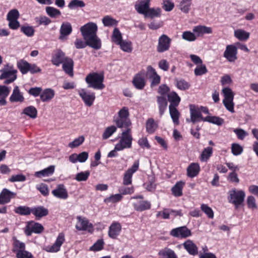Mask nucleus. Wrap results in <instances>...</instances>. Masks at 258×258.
I'll use <instances>...</instances> for the list:
<instances>
[{"label": "nucleus", "instance_id": "1", "mask_svg": "<svg viewBox=\"0 0 258 258\" xmlns=\"http://www.w3.org/2000/svg\"><path fill=\"white\" fill-rule=\"evenodd\" d=\"M104 75L101 73H92L88 74L85 78V81L89 88L94 89L102 90L105 86L103 84Z\"/></svg>", "mask_w": 258, "mask_h": 258}, {"label": "nucleus", "instance_id": "2", "mask_svg": "<svg viewBox=\"0 0 258 258\" xmlns=\"http://www.w3.org/2000/svg\"><path fill=\"white\" fill-rule=\"evenodd\" d=\"M125 128L126 129L121 133L119 142L115 145V150L117 151L132 147L133 137L131 135V128L130 127Z\"/></svg>", "mask_w": 258, "mask_h": 258}, {"label": "nucleus", "instance_id": "3", "mask_svg": "<svg viewBox=\"0 0 258 258\" xmlns=\"http://www.w3.org/2000/svg\"><path fill=\"white\" fill-rule=\"evenodd\" d=\"M228 201L230 203L234 205L236 209L242 204L244 202L245 194L242 190H237L233 188L228 192Z\"/></svg>", "mask_w": 258, "mask_h": 258}, {"label": "nucleus", "instance_id": "4", "mask_svg": "<svg viewBox=\"0 0 258 258\" xmlns=\"http://www.w3.org/2000/svg\"><path fill=\"white\" fill-rule=\"evenodd\" d=\"M222 92L224 95V99L223 103L225 108L230 112H234L233 99L234 93L232 90L229 87L224 88Z\"/></svg>", "mask_w": 258, "mask_h": 258}, {"label": "nucleus", "instance_id": "5", "mask_svg": "<svg viewBox=\"0 0 258 258\" xmlns=\"http://www.w3.org/2000/svg\"><path fill=\"white\" fill-rule=\"evenodd\" d=\"M129 112L126 107H123L118 112V118L115 120V122L118 127H128L131 125V122L128 118Z\"/></svg>", "mask_w": 258, "mask_h": 258}, {"label": "nucleus", "instance_id": "6", "mask_svg": "<svg viewBox=\"0 0 258 258\" xmlns=\"http://www.w3.org/2000/svg\"><path fill=\"white\" fill-rule=\"evenodd\" d=\"M1 71L2 74L0 75V80H4V84H10L17 79V71L14 69L12 67H10L9 69L4 68Z\"/></svg>", "mask_w": 258, "mask_h": 258}, {"label": "nucleus", "instance_id": "7", "mask_svg": "<svg viewBox=\"0 0 258 258\" xmlns=\"http://www.w3.org/2000/svg\"><path fill=\"white\" fill-rule=\"evenodd\" d=\"M97 26L95 23H88L80 28V31L84 39L87 38L96 34Z\"/></svg>", "mask_w": 258, "mask_h": 258}, {"label": "nucleus", "instance_id": "8", "mask_svg": "<svg viewBox=\"0 0 258 258\" xmlns=\"http://www.w3.org/2000/svg\"><path fill=\"white\" fill-rule=\"evenodd\" d=\"M189 109L190 118L186 119L187 121H191L194 123L201 120L203 121V119L205 117L202 116L201 110L198 106L191 104L189 105Z\"/></svg>", "mask_w": 258, "mask_h": 258}, {"label": "nucleus", "instance_id": "9", "mask_svg": "<svg viewBox=\"0 0 258 258\" xmlns=\"http://www.w3.org/2000/svg\"><path fill=\"white\" fill-rule=\"evenodd\" d=\"M44 230L43 226L33 221L28 223L25 228V233L27 236H30L32 233H40Z\"/></svg>", "mask_w": 258, "mask_h": 258}, {"label": "nucleus", "instance_id": "10", "mask_svg": "<svg viewBox=\"0 0 258 258\" xmlns=\"http://www.w3.org/2000/svg\"><path fill=\"white\" fill-rule=\"evenodd\" d=\"M78 222L76 225V228L80 231H88L90 232L93 231V225L85 217L78 216Z\"/></svg>", "mask_w": 258, "mask_h": 258}, {"label": "nucleus", "instance_id": "11", "mask_svg": "<svg viewBox=\"0 0 258 258\" xmlns=\"http://www.w3.org/2000/svg\"><path fill=\"white\" fill-rule=\"evenodd\" d=\"M139 166V161H136L134 164L125 173L123 178V184L127 185L132 184L133 174L138 169Z\"/></svg>", "mask_w": 258, "mask_h": 258}, {"label": "nucleus", "instance_id": "12", "mask_svg": "<svg viewBox=\"0 0 258 258\" xmlns=\"http://www.w3.org/2000/svg\"><path fill=\"white\" fill-rule=\"evenodd\" d=\"M138 198L133 197L132 200H134L133 204L135 209L139 212H142L151 208V204L147 201L142 200H138Z\"/></svg>", "mask_w": 258, "mask_h": 258}, {"label": "nucleus", "instance_id": "13", "mask_svg": "<svg viewBox=\"0 0 258 258\" xmlns=\"http://www.w3.org/2000/svg\"><path fill=\"white\" fill-rule=\"evenodd\" d=\"M237 48L234 45H228L226 46L223 56L229 61L234 62L237 58Z\"/></svg>", "mask_w": 258, "mask_h": 258}, {"label": "nucleus", "instance_id": "14", "mask_svg": "<svg viewBox=\"0 0 258 258\" xmlns=\"http://www.w3.org/2000/svg\"><path fill=\"white\" fill-rule=\"evenodd\" d=\"M171 39L166 35H162L159 38L157 48V51L163 52L168 50L170 47Z\"/></svg>", "mask_w": 258, "mask_h": 258}, {"label": "nucleus", "instance_id": "15", "mask_svg": "<svg viewBox=\"0 0 258 258\" xmlns=\"http://www.w3.org/2000/svg\"><path fill=\"white\" fill-rule=\"evenodd\" d=\"M79 94L87 106H91L93 105L95 99L94 93L88 92L85 89H82L79 91Z\"/></svg>", "mask_w": 258, "mask_h": 258}, {"label": "nucleus", "instance_id": "16", "mask_svg": "<svg viewBox=\"0 0 258 258\" xmlns=\"http://www.w3.org/2000/svg\"><path fill=\"white\" fill-rule=\"evenodd\" d=\"M170 234L175 237L186 238L190 236L191 232L186 227L182 226L173 229Z\"/></svg>", "mask_w": 258, "mask_h": 258}, {"label": "nucleus", "instance_id": "17", "mask_svg": "<svg viewBox=\"0 0 258 258\" xmlns=\"http://www.w3.org/2000/svg\"><path fill=\"white\" fill-rule=\"evenodd\" d=\"M151 0H139L135 5V10L144 16L148 11Z\"/></svg>", "mask_w": 258, "mask_h": 258}, {"label": "nucleus", "instance_id": "18", "mask_svg": "<svg viewBox=\"0 0 258 258\" xmlns=\"http://www.w3.org/2000/svg\"><path fill=\"white\" fill-rule=\"evenodd\" d=\"M16 196V193L10 191L7 188H4L0 193V205L7 204Z\"/></svg>", "mask_w": 258, "mask_h": 258}, {"label": "nucleus", "instance_id": "19", "mask_svg": "<svg viewBox=\"0 0 258 258\" xmlns=\"http://www.w3.org/2000/svg\"><path fill=\"white\" fill-rule=\"evenodd\" d=\"M145 73L143 71H141L138 74H137L133 81V83L135 87L138 89H143L145 86Z\"/></svg>", "mask_w": 258, "mask_h": 258}, {"label": "nucleus", "instance_id": "20", "mask_svg": "<svg viewBox=\"0 0 258 258\" xmlns=\"http://www.w3.org/2000/svg\"><path fill=\"white\" fill-rule=\"evenodd\" d=\"M9 100L11 102L22 103L24 101L25 98L23 96V94L20 91L19 87L18 86L14 87Z\"/></svg>", "mask_w": 258, "mask_h": 258}, {"label": "nucleus", "instance_id": "21", "mask_svg": "<svg viewBox=\"0 0 258 258\" xmlns=\"http://www.w3.org/2000/svg\"><path fill=\"white\" fill-rule=\"evenodd\" d=\"M52 194L56 198L60 199H67L68 193L63 184H58L56 188L52 191Z\"/></svg>", "mask_w": 258, "mask_h": 258}, {"label": "nucleus", "instance_id": "22", "mask_svg": "<svg viewBox=\"0 0 258 258\" xmlns=\"http://www.w3.org/2000/svg\"><path fill=\"white\" fill-rule=\"evenodd\" d=\"M68 58V57L66 56L65 53L63 52L60 49H58L54 52L52 57L51 62L54 65L59 66Z\"/></svg>", "mask_w": 258, "mask_h": 258}, {"label": "nucleus", "instance_id": "23", "mask_svg": "<svg viewBox=\"0 0 258 258\" xmlns=\"http://www.w3.org/2000/svg\"><path fill=\"white\" fill-rule=\"evenodd\" d=\"M73 31L72 27L70 23L68 22H63L60 26L59 39L63 40L66 37L69 36Z\"/></svg>", "mask_w": 258, "mask_h": 258}, {"label": "nucleus", "instance_id": "24", "mask_svg": "<svg viewBox=\"0 0 258 258\" xmlns=\"http://www.w3.org/2000/svg\"><path fill=\"white\" fill-rule=\"evenodd\" d=\"M64 241V236L62 233H59L55 243L51 246L47 248V251L55 252L59 250L61 245Z\"/></svg>", "mask_w": 258, "mask_h": 258}, {"label": "nucleus", "instance_id": "25", "mask_svg": "<svg viewBox=\"0 0 258 258\" xmlns=\"http://www.w3.org/2000/svg\"><path fill=\"white\" fill-rule=\"evenodd\" d=\"M87 41V45L95 49H99L101 47V42L97 34L84 39Z\"/></svg>", "mask_w": 258, "mask_h": 258}, {"label": "nucleus", "instance_id": "26", "mask_svg": "<svg viewBox=\"0 0 258 258\" xmlns=\"http://www.w3.org/2000/svg\"><path fill=\"white\" fill-rule=\"evenodd\" d=\"M192 31L196 34L197 37H201L204 34H212L213 32L211 27L204 25L195 26L194 27Z\"/></svg>", "mask_w": 258, "mask_h": 258}, {"label": "nucleus", "instance_id": "27", "mask_svg": "<svg viewBox=\"0 0 258 258\" xmlns=\"http://www.w3.org/2000/svg\"><path fill=\"white\" fill-rule=\"evenodd\" d=\"M121 229V226L119 223H113L109 228V236L113 239L116 238L117 236L119 234Z\"/></svg>", "mask_w": 258, "mask_h": 258}, {"label": "nucleus", "instance_id": "28", "mask_svg": "<svg viewBox=\"0 0 258 258\" xmlns=\"http://www.w3.org/2000/svg\"><path fill=\"white\" fill-rule=\"evenodd\" d=\"M184 248L192 255H196L198 253V248L192 240H187L183 243Z\"/></svg>", "mask_w": 258, "mask_h": 258}, {"label": "nucleus", "instance_id": "29", "mask_svg": "<svg viewBox=\"0 0 258 258\" xmlns=\"http://www.w3.org/2000/svg\"><path fill=\"white\" fill-rule=\"evenodd\" d=\"M200 170V165L198 163H191L187 168V175L193 178L198 175Z\"/></svg>", "mask_w": 258, "mask_h": 258}, {"label": "nucleus", "instance_id": "30", "mask_svg": "<svg viewBox=\"0 0 258 258\" xmlns=\"http://www.w3.org/2000/svg\"><path fill=\"white\" fill-rule=\"evenodd\" d=\"M54 91L50 88L44 90L40 95V99L42 102H48L50 101L54 96Z\"/></svg>", "mask_w": 258, "mask_h": 258}, {"label": "nucleus", "instance_id": "31", "mask_svg": "<svg viewBox=\"0 0 258 258\" xmlns=\"http://www.w3.org/2000/svg\"><path fill=\"white\" fill-rule=\"evenodd\" d=\"M162 10L159 7L149 8L146 14L145 18H150L153 19L154 18H159L161 16Z\"/></svg>", "mask_w": 258, "mask_h": 258}, {"label": "nucleus", "instance_id": "32", "mask_svg": "<svg viewBox=\"0 0 258 258\" xmlns=\"http://www.w3.org/2000/svg\"><path fill=\"white\" fill-rule=\"evenodd\" d=\"M32 213L38 218L46 216L48 214V210L43 206H39L32 208Z\"/></svg>", "mask_w": 258, "mask_h": 258}, {"label": "nucleus", "instance_id": "33", "mask_svg": "<svg viewBox=\"0 0 258 258\" xmlns=\"http://www.w3.org/2000/svg\"><path fill=\"white\" fill-rule=\"evenodd\" d=\"M157 99L159 113L160 116H162L164 114V111L167 108V101L165 96H158L157 97Z\"/></svg>", "mask_w": 258, "mask_h": 258}, {"label": "nucleus", "instance_id": "34", "mask_svg": "<svg viewBox=\"0 0 258 258\" xmlns=\"http://www.w3.org/2000/svg\"><path fill=\"white\" fill-rule=\"evenodd\" d=\"M54 168L55 166L54 165H51L41 171L36 172L34 174V175L37 177H41L42 176H49L51 175L54 173Z\"/></svg>", "mask_w": 258, "mask_h": 258}, {"label": "nucleus", "instance_id": "35", "mask_svg": "<svg viewBox=\"0 0 258 258\" xmlns=\"http://www.w3.org/2000/svg\"><path fill=\"white\" fill-rule=\"evenodd\" d=\"M32 119L36 118L37 116V110L33 106H29L24 108L21 113Z\"/></svg>", "mask_w": 258, "mask_h": 258}, {"label": "nucleus", "instance_id": "36", "mask_svg": "<svg viewBox=\"0 0 258 258\" xmlns=\"http://www.w3.org/2000/svg\"><path fill=\"white\" fill-rule=\"evenodd\" d=\"M73 64L74 62L72 59L69 57L62 63L63 71L71 76L73 75Z\"/></svg>", "mask_w": 258, "mask_h": 258}, {"label": "nucleus", "instance_id": "37", "mask_svg": "<svg viewBox=\"0 0 258 258\" xmlns=\"http://www.w3.org/2000/svg\"><path fill=\"white\" fill-rule=\"evenodd\" d=\"M158 255L164 258H178L175 252L168 247L160 250L158 252Z\"/></svg>", "mask_w": 258, "mask_h": 258}, {"label": "nucleus", "instance_id": "38", "mask_svg": "<svg viewBox=\"0 0 258 258\" xmlns=\"http://www.w3.org/2000/svg\"><path fill=\"white\" fill-rule=\"evenodd\" d=\"M168 98L170 103L169 106L177 107L180 101V98L175 92L170 93L168 95Z\"/></svg>", "mask_w": 258, "mask_h": 258}, {"label": "nucleus", "instance_id": "39", "mask_svg": "<svg viewBox=\"0 0 258 258\" xmlns=\"http://www.w3.org/2000/svg\"><path fill=\"white\" fill-rule=\"evenodd\" d=\"M184 182L182 181H178L172 188V194L175 197H180L182 195V189Z\"/></svg>", "mask_w": 258, "mask_h": 258}, {"label": "nucleus", "instance_id": "40", "mask_svg": "<svg viewBox=\"0 0 258 258\" xmlns=\"http://www.w3.org/2000/svg\"><path fill=\"white\" fill-rule=\"evenodd\" d=\"M192 0H182L180 1L178 8L182 12L187 14L190 10Z\"/></svg>", "mask_w": 258, "mask_h": 258}, {"label": "nucleus", "instance_id": "41", "mask_svg": "<svg viewBox=\"0 0 258 258\" xmlns=\"http://www.w3.org/2000/svg\"><path fill=\"white\" fill-rule=\"evenodd\" d=\"M234 35L240 41H246L249 38L250 33L243 29H237L234 31Z\"/></svg>", "mask_w": 258, "mask_h": 258}, {"label": "nucleus", "instance_id": "42", "mask_svg": "<svg viewBox=\"0 0 258 258\" xmlns=\"http://www.w3.org/2000/svg\"><path fill=\"white\" fill-rule=\"evenodd\" d=\"M176 107L169 106V113L173 123L176 125L179 123V118L180 113L176 108Z\"/></svg>", "mask_w": 258, "mask_h": 258}, {"label": "nucleus", "instance_id": "43", "mask_svg": "<svg viewBox=\"0 0 258 258\" xmlns=\"http://www.w3.org/2000/svg\"><path fill=\"white\" fill-rule=\"evenodd\" d=\"M203 121H207L218 125H221L224 123V119L216 116H207L203 119Z\"/></svg>", "mask_w": 258, "mask_h": 258}, {"label": "nucleus", "instance_id": "44", "mask_svg": "<svg viewBox=\"0 0 258 258\" xmlns=\"http://www.w3.org/2000/svg\"><path fill=\"white\" fill-rule=\"evenodd\" d=\"M32 209L24 206H19L14 209V212L20 215L27 216L32 213Z\"/></svg>", "mask_w": 258, "mask_h": 258}, {"label": "nucleus", "instance_id": "45", "mask_svg": "<svg viewBox=\"0 0 258 258\" xmlns=\"http://www.w3.org/2000/svg\"><path fill=\"white\" fill-rule=\"evenodd\" d=\"M17 65L22 74H26L29 72L30 63L26 60L21 59L17 62Z\"/></svg>", "mask_w": 258, "mask_h": 258}, {"label": "nucleus", "instance_id": "46", "mask_svg": "<svg viewBox=\"0 0 258 258\" xmlns=\"http://www.w3.org/2000/svg\"><path fill=\"white\" fill-rule=\"evenodd\" d=\"M212 153L213 149L212 147H208L205 148L200 156V160L202 162H207L211 156Z\"/></svg>", "mask_w": 258, "mask_h": 258}, {"label": "nucleus", "instance_id": "47", "mask_svg": "<svg viewBox=\"0 0 258 258\" xmlns=\"http://www.w3.org/2000/svg\"><path fill=\"white\" fill-rule=\"evenodd\" d=\"M102 21L104 26L106 27L115 26L117 24V21L115 19L108 15L104 17Z\"/></svg>", "mask_w": 258, "mask_h": 258}, {"label": "nucleus", "instance_id": "48", "mask_svg": "<svg viewBox=\"0 0 258 258\" xmlns=\"http://www.w3.org/2000/svg\"><path fill=\"white\" fill-rule=\"evenodd\" d=\"M45 10L47 14L51 18H55L61 15L59 10L52 7H47Z\"/></svg>", "mask_w": 258, "mask_h": 258}, {"label": "nucleus", "instance_id": "49", "mask_svg": "<svg viewBox=\"0 0 258 258\" xmlns=\"http://www.w3.org/2000/svg\"><path fill=\"white\" fill-rule=\"evenodd\" d=\"M157 127V124L153 118H149L146 122L147 131L150 134L153 133Z\"/></svg>", "mask_w": 258, "mask_h": 258}, {"label": "nucleus", "instance_id": "50", "mask_svg": "<svg viewBox=\"0 0 258 258\" xmlns=\"http://www.w3.org/2000/svg\"><path fill=\"white\" fill-rule=\"evenodd\" d=\"M122 39V35L119 29L115 28L112 33V41L116 44L120 43Z\"/></svg>", "mask_w": 258, "mask_h": 258}, {"label": "nucleus", "instance_id": "51", "mask_svg": "<svg viewBox=\"0 0 258 258\" xmlns=\"http://www.w3.org/2000/svg\"><path fill=\"white\" fill-rule=\"evenodd\" d=\"M196 34L193 32L186 31L182 33V38L188 41H194L197 39Z\"/></svg>", "mask_w": 258, "mask_h": 258}, {"label": "nucleus", "instance_id": "52", "mask_svg": "<svg viewBox=\"0 0 258 258\" xmlns=\"http://www.w3.org/2000/svg\"><path fill=\"white\" fill-rule=\"evenodd\" d=\"M122 196L119 194L112 195L104 199V202L106 203H115L121 200Z\"/></svg>", "mask_w": 258, "mask_h": 258}, {"label": "nucleus", "instance_id": "53", "mask_svg": "<svg viewBox=\"0 0 258 258\" xmlns=\"http://www.w3.org/2000/svg\"><path fill=\"white\" fill-rule=\"evenodd\" d=\"M13 246V251L16 253L20 250H22L25 249V243L20 241L16 238L14 239Z\"/></svg>", "mask_w": 258, "mask_h": 258}, {"label": "nucleus", "instance_id": "54", "mask_svg": "<svg viewBox=\"0 0 258 258\" xmlns=\"http://www.w3.org/2000/svg\"><path fill=\"white\" fill-rule=\"evenodd\" d=\"M120 48L125 52H131L132 51V43L130 41L122 40L120 43H118Z\"/></svg>", "mask_w": 258, "mask_h": 258}, {"label": "nucleus", "instance_id": "55", "mask_svg": "<svg viewBox=\"0 0 258 258\" xmlns=\"http://www.w3.org/2000/svg\"><path fill=\"white\" fill-rule=\"evenodd\" d=\"M90 174V172L89 171L81 172L76 174L75 179L78 181H86L88 179Z\"/></svg>", "mask_w": 258, "mask_h": 258}, {"label": "nucleus", "instance_id": "56", "mask_svg": "<svg viewBox=\"0 0 258 258\" xmlns=\"http://www.w3.org/2000/svg\"><path fill=\"white\" fill-rule=\"evenodd\" d=\"M19 16V11L17 9H13L10 10L8 13L7 20L8 21L18 20Z\"/></svg>", "mask_w": 258, "mask_h": 258}, {"label": "nucleus", "instance_id": "57", "mask_svg": "<svg viewBox=\"0 0 258 258\" xmlns=\"http://www.w3.org/2000/svg\"><path fill=\"white\" fill-rule=\"evenodd\" d=\"M208 70L205 64H200L198 65L194 70V73L196 76H202L206 74Z\"/></svg>", "mask_w": 258, "mask_h": 258}, {"label": "nucleus", "instance_id": "58", "mask_svg": "<svg viewBox=\"0 0 258 258\" xmlns=\"http://www.w3.org/2000/svg\"><path fill=\"white\" fill-rule=\"evenodd\" d=\"M116 131V127L114 125L107 127L102 135V138L104 140L109 138Z\"/></svg>", "mask_w": 258, "mask_h": 258}, {"label": "nucleus", "instance_id": "59", "mask_svg": "<svg viewBox=\"0 0 258 258\" xmlns=\"http://www.w3.org/2000/svg\"><path fill=\"white\" fill-rule=\"evenodd\" d=\"M85 6L84 2L81 0H72L68 5V7L71 9L76 8H83Z\"/></svg>", "mask_w": 258, "mask_h": 258}, {"label": "nucleus", "instance_id": "60", "mask_svg": "<svg viewBox=\"0 0 258 258\" xmlns=\"http://www.w3.org/2000/svg\"><path fill=\"white\" fill-rule=\"evenodd\" d=\"M201 210L204 212L207 216L211 219L214 217V212L212 209L207 205L203 204L201 206Z\"/></svg>", "mask_w": 258, "mask_h": 258}, {"label": "nucleus", "instance_id": "61", "mask_svg": "<svg viewBox=\"0 0 258 258\" xmlns=\"http://www.w3.org/2000/svg\"><path fill=\"white\" fill-rule=\"evenodd\" d=\"M85 138L83 136L75 139L73 142L69 144V147L71 148H76L81 145L84 141Z\"/></svg>", "mask_w": 258, "mask_h": 258}, {"label": "nucleus", "instance_id": "62", "mask_svg": "<svg viewBox=\"0 0 258 258\" xmlns=\"http://www.w3.org/2000/svg\"><path fill=\"white\" fill-rule=\"evenodd\" d=\"M154 178L152 177L148 182L144 184V186L148 191H153L155 189L156 186Z\"/></svg>", "mask_w": 258, "mask_h": 258}, {"label": "nucleus", "instance_id": "63", "mask_svg": "<svg viewBox=\"0 0 258 258\" xmlns=\"http://www.w3.org/2000/svg\"><path fill=\"white\" fill-rule=\"evenodd\" d=\"M21 31L28 37L32 36L34 33V30L32 26H23L21 28Z\"/></svg>", "mask_w": 258, "mask_h": 258}, {"label": "nucleus", "instance_id": "64", "mask_svg": "<svg viewBox=\"0 0 258 258\" xmlns=\"http://www.w3.org/2000/svg\"><path fill=\"white\" fill-rule=\"evenodd\" d=\"M17 258H33L31 253L24 249L20 250L16 253Z\"/></svg>", "mask_w": 258, "mask_h": 258}]
</instances>
